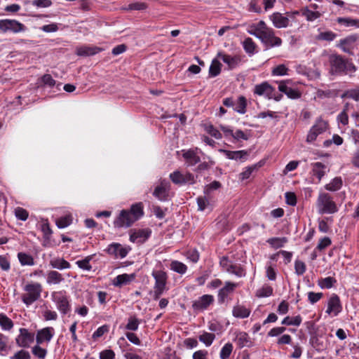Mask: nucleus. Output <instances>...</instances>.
Masks as SVG:
<instances>
[{"label": "nucleus", "mask_w": 359, "mask_h": 359, "mask_svg": "<svg viewBox=\"0 0 359 359\" xmlns=\"http://www.w3.org/2000/svg\"><path fill=\"white\" fill-rule=\"evenodd\" d=\"M342 311V305L339 296L332 294L327 301L326 313L331 316H337Z\"/></svg>", "instance_id": "obj_15"}, {"label": "nucleus", "mask_w": 359, "mask_h": 359, "mask_svg": "<svg viewBox=\"0 0 359 359\" xmlns=\"http://www.w3.org/2000/svg\"><path fill=\"white\" fill-rule=\"evenodd\" d=\"M151 234V231L149 228L132 229L130 232V241L143 243L150 237Z\"/></svg>", "instance_id": "obj_16"}, {"label": "nucleus", "mask_w": 359, "mask_h": 359, "mask_svg": "<svg viewBox=\"0 0 359 359\" xmlns=\"http://www.w3.org/2000/svg\"><path fill=\"white\" fill-rule=\"evenodd\" d=\"M135 275L134 273H132V274L123 273L121 275H118L114 278V280L113 281V284L115 286L121 287L123 285H126V284L129 283L130 282L133 280L135 279Z\"/></svg>", "instance_id": "obj_29"}, {"label": "nucleus", "mask_w": 359, "mask_h": 359, "mask_svg": "<svg viewBox=\"0 0 359 359\" xmlns=\"http://www.w3.org/2000/svg\"><path fill=\"white\" fill-rule=\"evenodd\" d=\"M287 82H289V80L281 81L278 83L279 91L285 93L289 98L291 99H297L300 97V93L299 91L287 86L286 84Z\"/></svg>", "instance_id": "obj_23"}, {"label": "nucleus", "mask_w": 359, "mask_h": 359, "mask_svg": "<svg viewBox=\"0 0 359 359\" xmlns=\"http://www.w3.org/2000/svg\"><path fill=\"white\" fill-rule=\"evenodd\" d=\"M253 92L257 95L264 96L269 100L274 99L276 101H279L282 97L281 95H279L277 97L276 96L275 88L267 82H263L260 84L256 85Z\"/></svg>", "instance_id": "obj_10"}, {"label": "nucleus", "mask_w": 359, "mask_h": 359, "mask_svg": "<svg viewBox=\"0 0 359 359\" xmlns=\"http://www.w3.org/2000/svg\"><path fill=\"white\" fill-rule=\"evenodd\" d=\"M50 266L58 270L67 269L71 267L69 262L64 259L63 258L56 257L53 258L50 261Z\"/></svg>", "instance_id": "obj_30"}, {"label": "nucleus", "mask_w": 359, "mask_h": 359, "mask_svg": "<svg viewBox=\"0 0 359 359\" xmlns=\"http://www.w3.org/2000/svg\"><path fill=\"white\" fill-rule=\"evenodd\" d=\"M312 172L320 181L325 174L326 165L320 162L311 163Z\"/></svg>", "instance_id": "obj_31"}, {"label": "nucleus", "mask_w": 359, "mask_h": 359, "mask_svg": "<svg viewBox=\"0 0 359 359\" xmlns=\"http://www.w3.org/2000/svg\"><path fill=\"white\" fill-rule=\"evenodd\" d=\"M109 332V326L107 325H104L102 326L99 327L93 334V339H97L99 337L103 336L105 333Z\"/></svg>", "instance_id": "obj_55"}, {"label": "nucleus", "mask_w": 359, "mask_h": 359, "mask_svg": "<svg viewBox=\"0 0 359 359\" xmlns=\"http://www.w3.org/2000/svg\"><path fill=\"white\" fill-rule=\"evenodd\" d=\"M335 95L334 92L331 90H323L318 89L316 93V98L324 99L326 97H331Z\"/></svg>", "instance_id": "obj_56"}, {"label": "nucleus", "mask_w": 359, "mask_h": 359, "mask_svg": "<svg viewBox=\"0 0 359 359\" xmlns=\"http://www.w3.org/2000/svg\"><path fill=\"white\" fill-rule=\"evenodd\" d=\"M247 100L243 96H239L236 101H235L234 111L236 112L244 114L246 112Z\"/></svg>", "instance_id": "obj_33"}, {"label": "nucleus", "mask_w": 359, "mask_h": 359, "mask_svg": "<svg viewBox=\"0 0 359 359\" xmlns=\"http://www.w3.org/2000/svg\"><path fill=\"white\" fill-rule=\"evenodd\" d=\"M295 273L298 276L303 275L306 271V265L304 262L300 260H296L294 262Z\"/></svg>", "instance_id": "obj_59"}, {"label": "nucleus", "mask_w": 359, "mask_h": 359, "mask_svg": "<svg viewBox=\"0 0 359 359\" xmlns=\"http://www.w3.org/2000/svg\"><path fill=\"white\" fill-rule=\"evenodd\" d=\"M26 26L20 22L14 19L0 20V32L2 33L11 32L18 34L25 32Z\"/></svg>", "instance_id": "obj_8"}, {"label": "nucleus", "mask_w": 359, "mask_h": 359, "mask_svg": "<svg viewBox=\"0 0 359 359\" xmlns=\"http://www.w3.org/2000/svg\"><path fill=\"white\" fill-rule=\"evenodd\" d=\"M116 354L111 349H105L100 353V359H114Z\"/></svg>", "instance_id": "obj_61"}, {"label": "nucleus", "mask_w": 359, "mask_h": 359, "mask_svg": "<svg viewBox=\"0 0 359 359\" xmlns=\"http://www.w3.org/2000/svg\"><path fill=\"white\" fill-rule=\"evenodd\" d=\"M56 225L59 229H64L69 226L72 222V217L70 214L61 217L56 220Z\"/></svg>", "instance_id": "obj_42"}, {"label": "nucleus", "mask_w": 359, "mask_h": 359, "mask_svg": "<svg viewBox=\"0 0 359 359\" xmlns=\"http://www.w3.org/2000/svg\"><path fill=\"white\" fill-rule=\"evenodd\" d=\"M273 294V288L268 285H264L260 289L257 290L256 292V296L257 297H267L271 296Z\"/></svg>", "instance_id": "obj_49"}, {"label": "nucleus", "mask_w": 359, "mask_h": 359, "mask_svg": "<svg viewBox=\"0 0 359 359\" xmlns=\"http://www.w3.org/2000/svg\"><path fill=\"white\" fill-rule=\"evenodd\" d=\"M25 293L22 296V301L27 306H29L37 301L42 292V285L39 283H29L23 287Z\"/></svg>", "instance_id": "obj_4"}, {"label": "nucleus", "mask_w": 359, "mask_h": 359, "mask_svg": "<svg viewBox=\"0 0 359 359\" xmlns=\"http://www.w3.org/2000/svg\"><path fill=\"white\" fill-rule=\"evenodd\" d=\"M214 302V297L210 294H204L195 301L193 308L195 310L203 311L206 309Z\"/></svg>", "instance_id": "obj_21"}, {"label": "nucleus", "mask_w": 359, "mask_h": 359, "mask_svg": "<svg viewBox=\"0 0 359 359\" xmlns=\"http://www.w3.org/2000/svg\"><path fill=\"white\" fill-rule=\"evenodd\" d=\"M219 151L223 153L229 159L241 161L242 162L246 161L248 156V152L245 150L229 151L226 149H220Z\"/></svg>", "instance_id": "obj_22"}, {"label": "nucleus", "mask_w": 359, "mask_h": 359, "mask_svg": "<svg viewBox=\"0 0 359 359\" xmlns=\"http://www.w3.org/2000/svg\"><path fill=\"white\" fill-rule=\"evenodd\" d=\"M170 269L180 274H184L187 272V266L184 263L175 260L170 263Z\"/></svg>", "instance_id": "obj_37"}, {"label": "nucleus", "mask_w": 359, "mask_h": 359, "mask_svg": "<svg viewBox=\"0 0 359 359\" xmlns=\"http://www.w3.org/2000/svg\"><path fill=\"white\" fill-rule=\"evenodd\" d=\"M11 359H31V356L28 351L20 350L11 357Z\"/></svg>", "instance_id": "obj_64"}, {"label": "nucleus", "mask_w": 359, "mask_h": 359, "mask_svg": "<svg viewBox=\"0 0 359 359\" xmlns=\"http://www.w3.org/2000/svg\"><path fill=\"white\" fill-rule=\"evenodd\" d=\"M260 167V165H258L257 164H255L248 167L245 168L243 172H241L239 175V179L241 180H245L248 179L252 173L258 169V168Z\"/></svg>", "instance_id": "obj_45"}, {"label": "nucleus", "mask_w": 359, "mask_h": 359, "mask_svg": "<svg viewBox=\"0 0 359 359\" xmlns=\"http://www.w3.org/2000/svg\"><path fill=\"white\" fill-rule=\"evenodd\" d=\"M248 32L256 36L265 45L271 47L280 46L282 43L281 39L275 36L274 30L268 27L262 20L250 25Z\"/></svg>", "instance_id": "obj_1"}, {"label": "nucleus", "mask_w": 359, "mask_h": 359, "mask_svg": "<svg viewBox=\"0 0 359 359\" xmlns=\"http://www.w3.org/2000/svg\"><path fill=\"white\" fill-rule=\"evenodd\" d=\"M269 19L272 22L273 25L278 29L288 27V18L286 17L285 13L283 14L279 12H275L269 16Z\"/></svg>", "instance_id": "obj_20"}, {"label": "nucleus", "mask_w": 359, "mask_h": 359, "mask_svg": "<svg viewBox=\"0 0 359 359\" xmlns=\"http://www.w3.org/2000/svg\"><path fill=\"white\" fill-rule=\"evenodd\" d=\"M219 266L222 271L233 274L236 277L242 278L246 276L245 269L241 264L233 263V262L226 256H223L220 258Z\"/></svg>", "instance_id": "obj_6"}, {"label": "nucleus", "mask_w": 359, "mask_h": 359, "mask_svg": "<svg viewBox=\"0 0 359 359\" xmlns=\"http://www.w3.org/2000/svg\"><path fill=\"white\" fill-rule=\"evenodd\" d=\"M151 275L155 280L154 297L155 299H157L165 289L168 276L166 273L162 270H154Z\"/></svg>", "instance_id": "obj_7"}, {"label": "nucleus", "mask_w": 359, "mask_h": 359, "mask_svg": "<svg viewBox=\"0 0 359 359\" xmlns=\"http://www.w3.org/2000/svg\"><path fill=\"white\" fill-rule=\"evenodd\" d=\"M93 255H89L83 259L78 260L76 262V264L81 269L90 271L92 269V266L90 262L92 260Z\"/></svg>", "instance_id": "obj_41"}, {"label": "nucleus", "mask_w": 359, "mask_h": 359, "mask_svg": "<svg viewBox=\"0 0 359 359\" xmlns=\"http://www.w3.org/2000/svg\"><path fill=\"white\" fill-rule=\"evenodd\" d=\"M302 318L298 315L294 317L286 316L281 322L282 325H294V326H299L302 323Z\"/></svg>", "instance_id": "obj_39"}, {"label": "nucleus", "mask_w": 359, "mask_h": 359, "mask_svg": "<svg viewBox=\"0 0 359 359\" xmlns=\"http://www.w3.org/2000/svg\"><path fill=\"white\" fill-rule=\"evenodd\" d=\"M102 50V48L97 46H83L77 47L76 53L79 56H90L94 55Z\"/></svg>", "instance_id": "obj_26"}, {"label": "nucleus", "mask_w": 359, "mask_h": 359, "mask_svg": "<svg viewBox=\"0 0 359 359\" xmlns=\"http://www.w3.org/2000/svg\"><path fill=\"white\" fill-rule=\"evenodd\" d=\"M140 324V320L136 316H130L128 320V323L126 325V329L130 331L137 330Z\"/></svg>", "instance_id": "obj_47"}, {"label": "nucleus", "mask_w": 359, "mask_h": 359, "mask_svg": "<svg viewBox=\"0 0 359 359\" xmlns=\"http://www.w3.org/2000/svg\"><path fill=\"white\" fill-rule=\"evenodd\" d=\"M330 62L331 71L333 73L345 72L346 74H351L356 70V67L351 61L344 59L340 55H334L330 56Z\"/></svg>", "instance_id": "obj_3"}, {"label": "nucleus", "mask_w": 359, "mask_h": 359, "mask_svg": "<svg viewBox=\"0 0 359 359\" xmlns=\"http://www.w3.org/2000/svg\"><path fill=\"white\" fill-rule=\"evenodd\" d=\"M41 82L43 86H48L49 88H52L55 86L56 81L50 74H44L41 77Z\"/></svg>", "instance_id": "obj_54"}, {"label": "nucleus", "mask_w": 359, "mask_h": 359, "mask_svg": "<svg viewBox=\"0 0 359 359\" xmlns=\"http://www.w3.org/2000/svg\"><path fill=\"white\" fill-rule=\"evenodd\" d=\"M34 341V333L29 332L25 328H21L20 330V334L16 338V343L20 347L28 348Z\"/></svg>", "instance_id": "obj_17"}, {"label": "nucleus", "mask_w": 359, "mask_h": 359, "mask_svg": "<svg viewBox=\"0 0 359 359\" xmlns=\"http://www.w3.org/2000/svg\"><path fill=\"white\" fill-rule=\"evenodd\" d=\"M144 215L142 203H136L129 210H122L114 221L115 228H128Z\"/></svg>", "instance_id": "obj_2"}, {"label": "nucleus", "mask_w": 359, "mask_h": 359, "mask_svg": "<svg viewBox=\"0 0 359 359\" xmlns=\"http://www.w3.org/2000/svg\"><path fill=\"white\" fill-rule=\"evenodd\" d=\"M170 179L174 184L179 185L185 184H192L195 182V179L193 174L188 172H182L179 170H175L170 173Z\"/></svg>", "instance_id": "obj_12"}, {"label": "nucleus", "mask_w": 359, "mask_h": 359, "mask_svg": "<svg viewBox=\"0 0 359 359\" xmlns=\"http://www.w3.org/2000/svg\"><path fill=\"white\" fill-rule=\"evenodd\" d=\"M54 335V329L51 327H47L39 330L36 332V341L38 344H42L44 342H50Z\"/></svg>", "instance_id": "obj_18"}, {"label": "nucleus", "mask_w": 359, "mask_h": 359, "mask_svg": "<svg viewBox=\"0 0 359 359\" xmlns=\"http://www.w3.org/2000/svg\"><path fill=\"white\" fill-rule=\"evenodd\" d=\"M289 71L285 65L281 64L272 69L271 74L273 76H286L289 75Z\"/></svg>", "instance_id": "obj_46"}, {"label": "nucleus", "mask_w": 359, "mask_h": 359, "mask_svg": "<svg viewBox=\"0 0 359 359\" xmlns=\"http://www.w3.org/2000/svg\"><path fill=\"white\" fill-rule=\"evenodd\" d=\"M51 298L61 313L66 314L69 311L70 304L65 291L53 292L51 293Z\"/></svg>", "instance_id": "obj_9"}, {"label": "nucleus", "mask_w": 359, "mask_h": 359, "mask_svg": "<svg viewBox=\"0 0 359 359\" xmlns=\"http://www.w3.org/2000/svg\"><path fill=\"white\" fill-rule=\"evenodd\" d=\"M32 353L39 359H45L47 355L48 351L46 348H42L40 344L36 343V344L32 347Z\"/></svg>", "instance_id": "obj_36"}, {"label": "nucleus", "mask_w": 359, "mask_h": 359, "mask_svg": "<svg viewBox=\"0 0 359 359\" xmlns=\"http://www.w3.org/2000/svg\"><path fill=\"white\" fill-rule=\"evenodd\" d=\"M266 242L274 249H278L284 246L287 242V239L285 237H273L269 238Z\"/></svg>", "instance_id": "obj_35"}, {"label": "nucleus", "mask_w": 359, "mask_h": 359, "mask_svg": "<svg viewBox=\"0 0 359 359\" xmlns=\"http://www.w3.org/2000/svg\"><path fill=\"white\" fill-rule=\"evenodd\" d=\"M8 337L0 333V354L5 355L8 350Z\"/></svg>", "instance_id": "obj_53"}, {"label": "nucleus", "mask_w": 359, "mask_h": 359, "mask_svg": "<svg viewBox=\"0 0 359 359\" xmlns=\"http://www.w3.org/2000/svg\"><path fill=\"white\" fill-rule=\"evenodd\" d=\"M327 123L326 121L322 119L317 120L307 135L306 142L311 143L315 141L319 135L327 130Z\"/></svg>", "instance_id": "obj_13"}, {"label": "nucleus", "mask_w": 359, "mask_h": 359, "mask_svg": "<svg viewBox=\"0 0 359 359\" xmlns=\"http://www.w3.org/2000/svg\"><path fill=\"white\" fill-rule=\"evenodd\" d=\"M233 350V346L230 343L226 344L221 349L220 351V358L221 359H227Z\"/></svg>", "instance_id": "obj_52"}, {"label": "nucleus", "mask_w": 359, "mask_h": 359, "mask_svg": "<svg viewBox=\"0 0 359 359\" xmlns=\"http://www.w3.org/2000/svg\"><path fill=\"white\" fill-rule=\"evenodd\" d=\"M170 184L166 180H161L159 184L154 189L153 195L159 201H165L169 196Z\"/></svg>", "instance_id": "obj_14"}, {"label": "nucleus", "mask_w": 359, "mask_h": 359, "mask_svg": "<svg viewBox=\"0 0 359 359\" xmlns=\"http://www.w3.org/2000/svg\"><path fill=\"white\" fill-rule=\"evenodd\" d=\"M0 268L4 271H8L11 269L10 261L5 255H0Z\"/></svg>", "instance_id": "obj_60"}, {"label": "nucleus", "mask_w": 359, "mask_h": 359, "mask_svg": "<svg viewBox=\"0 0 359 359\" xmlns=\"http://www.w3.org/2000/svg\"><path fill=\"white\" fill-rule=\"evenodd\" d=\"M187 258L192 262L196 263L199 259V254L196 250H190L186 253Z\"/></svg>", "instance_id": "obj_62"}, {"label": "nucleus", "mask_w": 359, "mask_h": 359, "mask_svg": "<svg viewBox=\"0 0 359 359\" xmlns=\"http://www.w3.org/2000/svg\"><path fill=\"white\" fill-rule=\"evenodd\" d=\"M197 204L198 210L203 211L209 206L210 203L208 198L201 196L197 198Z\"/></svg>", "instance_id": "obj_63"}, {"label": "nucleus", "mask_w": 359, "mask_h": 359, "mask_svg": "<svg viewBox=\"0 0 359 359\" xmlns=\"http://www.w3.org/2000/svg\"><path fill=\"white\" fill-rule=\"evenodd\" d=\"M238 286L237 283L227 281L224 286L219 290L218 299L220 302H224L228 295L232 293L235 288Z\"/></svg>", "instance_id": "obj_25"}, {"label": "nucleus", "mask_w": 359, "mask_h": 359, "mask_svg": "<svg viewBox=\"0 0 359 359\" xmlns=\"http://www.w3.org/2000/svg\"><path fill=\"white\" fill-rule=\"evenodd\" d=\"M316 205L320 214H333L338 211L337 206L332 197L327 193H320L318 197Z\"/></svg>", "instance_id": "obj_5"}, {"label": "nucleus", "mask_w": 359, "mask_h": 359, "mask_svg": "<svg viewBox=\"0 0 359 359\" xmlns=\"http://www.w3.org/2000/svg\"><path fill=\"white\" fill-rule=\"evenodd\" d=\"M251 313L250 309L247 308L242 304H236L233 307L232 314L235 318H248Z\"/></svg>", "instance_id": "obj_27"}, {"label": "nucleus", "mask_w": 359, "mask_h": 359, "mask_svg": "<svg viewBox=\"0 0 359 359\" xmlns=\"http://www.w3.org/2000/svg\"><path fill=\"white\" fill-rule=\"evenodd\" d=\"M336 283V280L332 277H327L321 278L318 280V285L322 289H330L332 287L333 285Z\"/></svg>", "instance_id": "obj_50"}, {"label": "nucleus", "mask_w": 359, "mask_h": 359, "mask_svg": "<svg viewBox=\"0 0 359 359\" xmlns=\"http://www.w3.org/2000/svg\"><path fill=\"white\" fill-rule=\"evenodd\" d=\"M203 128L206 133L215 139L219 140L222 137L221 133L210 123L203 124Z\"/></svg>", "instance_id": "obj_40"}, {"label": "nucleus", "mask_w": 359, "mask_h": 359, "mask_svg": "<svg viewBox=\"0 0 359 359\" xmlns=\"http://www.w3.org/2000/svg\"><path fill=\"white\" fill-rule=\"evenodd\" d=\"M302 15L305 16L308 21H313L318 18L320 15L319 12L310 11L307 8L302 10Z\"/></svg>", "instance_id": "obj_51"}, {"label": "nucleus", "mask_w": 359, "mask_h": 359, "mask_svg": "<svg viewBox=\"0 0 359 359\" xmlns=\"http://www.w3.org/2000/svg\"><path fill=\"white\" fill-rule=\"evenodd\" d=\"M130 250L131 248L128 246L123 245L118 243H112L107 246L104 252L114 259H123L128 255Z\"/></svg>", "instance_id": "obj_11"}, {"label": "nucleus", "mask_w": 359, "mask_h": 359, "mask_svg": "<svg viewBox=\"0 0 359 359\" xmlns=\"http://www.w3.org/2000/svg\"><path fill=\"white\" fill-rule=\"evenodd\" d=\"M343 184V181L341 177H336L332 179L330 183L325 186L326 190L330 191H337L339 190Z\"/></svg>", "instance_id": "obj_32"}, {"label": "nucleus", "mask_w": 359, "mask_h": 359, "mask_svg": "<svg viewBox=\"0 0 359 359\" xmlns=\"http://www.w3.org/2000/svg\"><path fill=\"white\" fill-rule=\"evenodd\" d=\"M0 326L4 330H10L13 327V323L5 314L0 313Z\"/></svg>", "instance_id": "obj_48"}, {"label": "nucleus", "mask_w": 359, "mask_h": 359, "mask_svg": "<svg viewBox=\"0 0 359 359\" xmlns=\"http://www.w3.org/2000/svg\"><path fill=\"white\" fill-rule=\"evenodd\" d=\"M245 51L249 55H253L255 52L256 44L251 38H247L243 42Z\"/></svg>", "instance_id": "obj_43"}, {"label": "nucleus", "mask_w": 359, "mask_h": 359, "mask_svg": "<svg viewBox=\"0 0 359 359\" xmlns=\"http://www.w3.org/2000/svg\"><path fill=\"white\" fill-rule=\"evenodd\" d=\"M221 63L217 59H214L210 66L209 74L210 76L215 77L219 74L221 72Z\"/></svg>", "instance_id": "obj_44"}, {"label": "nucleus", "mask_w": 359, "mask_h": 359, "mask_svg": "<svg viewBox=\"0 0 359 359\" xmlns=\"http://www.w3.org/2000/svg\"><path fill=\"white\" fill-rule=\"evenodd\" d=\"M198 149L197 148L195 149H183L181 151L182 157L185 160L188 166L194 165L200 162L201 158L198 155Z\"/></svg>", "instance_id": "obj_19"}, {"label": "nucleus", "mask_w": 359, "mask_h": 359, "mask_svg": "<svg viewBox=\"0 0 359 359\" xmlns=\"http://www.w3.org/2000/svg\"><path fill=\"white\" fill-rule=\"evenodd\" d=\"M18 260L22 266H33L34 265V260L33 257L26 252L18 253Z\"/></svg>", "instance_id": "obj_34"}, {"label": "nucleus", "mask_w": 359, "mask_h": 359, "mask_svg": "<svg viewBox=\"0 0 359 359\" xmlns=\"http://www.w3.org/2000/svg\"><path fill=\"white\" fill-rule=\"evenodd\" d=\"M15 215L18 219L25 221L28 218L29 214L26 210L18 207L15 209Z\"/></svg>", "instance_id": "obj_57"}, {"label": "nucleus", "mask_w": 359, "mask_h": 359, "mask_svg": "<svg viewBox=\"0 0 359 359\" xmlns=\"http://www.w3.org/2000/svg\"><path fill=\"white\" fill-rule=\"evenodd\" d=\"M215 339V335L212 333L203 332L198 337V339L201 342L203 343L207 347L210 346Z\"/></svg>", "instance_id": "obj_38"}, {"label": "nucleus", "mask_w": 359, "mask_h": 359, "mask_svg": "<svg viewBox=\"0 0 359 359\" xmlns=\"http://www.w3.org/2000/svg\"><path fill=\"white\" fill-rule=\"evenodd\" d=\"M300 13L298 11L286 12L285 15L288 18V27L292 26L293 23H297V17L299 15Z\"/></svg>", "instance_id": "obj_58"}, {"label": "nucleus", "mask_w": 359, "mask_h": 359, "mask_svg": "<svg viewBox=\"0 0 359 359\" xmlns=\"http://www.w3.org/2000/svg\"><path fill=\"white\" fill-rule=\"evenodd\" d=\"M65 280L63 276L57 271H49L46 276V283L48 285H58Z\"/></svg>", "instance_id": "obj_28"}, {"label": "nucleus", "mask_w": 359, "mask_h": 359, "mask_svg": "<svg viewBox=\"0 0 359 359\" xmlns=\"http://www.w3.org/2000/svg\"><path fill=\"white\" fill-rule=\"evenodd\" d=\"M217 57L221 59L228 65L229 68L231 69L236 68L241 62V57L237 55L231 56L222 53H219L217 54Z\"/></svg>", "instance_id": "obj_24"}]
</instances>
